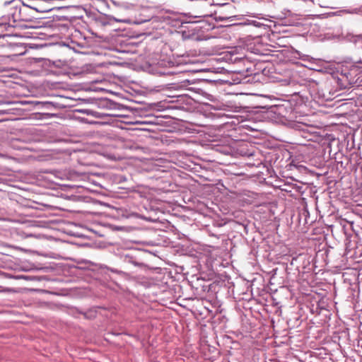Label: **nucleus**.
<instances>
[{
  "label": "nucleus",
  "mask_w": 362,
  "mask_h": 362,
  "mask_svg": "<svg viewBox=\"0 0 362 362\" xmlns=\"http://www.w3.org/2000/svg\"><path fill=\"white\" fill-rule=\"evenodd\" d=\"M205 128V135L206 134V130L209 129L208 127L206 125L204 126Z\"/></svg>",
  "instance_id": "f3484780"
},
{
  "label": "nucleus",
  "mask_w": 362,
  "mask_h": 362,
  "mask_svg": "<svg viewBox=\"0 0 362 362\" xmlns=\"http://www.w3.org/2000/svg\"><path fill=\"white\" fill-rule=\"evenodd\" d=\"M242 60L241 57L237 56V54L232 52H223L221 54H218V59L216 60L217 63L221 62H229V63H236Z\"/></svg>",
  "instance_id": "0eeeda50"
},
{
  "label": "nucleus",
  "mask_w": 362,
  "mask_h": 362,
  "mask_svg": "<svg viewBox=\"0 0 362 362\" xmlns=\"http://www.w3.org/2000/svg\"><path fill=\"white\" fill-rule=\"evenodd\" d=\"M346 38L349 41L354 43L355 45H358L360 47H362V35H349L346 36Z\"/></svg>",
  "instance_id": "9b49d317"
},
{
  "label": "nucleus",
  "mask_w": 362,
  "mask_h": 362,
  "mask_svg": "<svg viewBox=\"0 0 362 362\" xmlns=\"http://www.w3.org/2000/svg\"><path fill=\"white\" fill-rule=\"evenodd\" d=\"M358 62L362 64V59H360Z\"/></svg>",
  "instance_id": "aec40b11"
},
{
  "label": "nucleus",
  "mask_w": 362,
  "mask_h": 362,
  "mask_svg": "<svg viewBox=\"0 0 362 362\" xmlns=\"http://www.w3.org/2000/svg\"><path fill=\"white\" fill-rule=\"evenodd\" d=\"M305 214H308V211L307 210H305V211H303V214H304L305 216Z\"/></svg>",
  "instance_id": "a211bd4d"
},
{
  "label": "nucleus",
  "mask_w": 362,
  "mask_h": 362,
  "mask_svg": "<svg viewBox=\"0 0 362 362\" xmlns=\"http://www.w3.org/2000/svg\"><path fill=\"white\" fill-rule=\"evenodd\" d=\"M212 37H214L212 35H208V34H205V36H204L205 41H206V40H209V39H211V38H212Z\"/></svg>",
  "instance_id": "2eb2a0df"
},
{
  "label": "nucleus",
  "mask_w": 362,
  "mask_h": 362,
  "mask_svg": "<svg viewBox=\"0 0 362 362\" xmlns=\"http://www.w3.org/2000/svg\"><path fill=\"white\" fill-rule=\"evenodd\" d=\"M205 362H211V361H210V359L205 358Z\"/></svg>",
  "instance_id": "6ab92c4d"
},
{
  "label": "nucleus",
  "mask_w": 362,
  "mask_h": 362,
  "mask_svg": "<svg viewBox=\"0 0 362 362\" xmlns=\"http://www.w3.org/2000/svg\"><path fill=\"white\" fill-rule=\"evenodd\" d=\"M205 301L209 304V306L205 305V310L207 311V315H205V318L209 317L208 322L214 324L216 322L215 317L216 315H219V302L217 300V298L215 297L209 299L205 297Z\"/></svg>",
  "instance_id": "7ed1b4c3"
},
{
  "label": "nucleus",
  "mask_w": 362,
  "mask_h": 362,
  "mask_svg": "<svg viewBox=\"0 0 362 362\" xmlns=\"http://www.w3.org/2000/svg\"><path fill=\"white\" fill-rule=\"evenodd\" d=\"M230 4L226 0H205V31L218 28V21H223L231 18L227 9Z\"/></svg>",
  "instance_id": "f257e3e1"
},
{
  "label": "nucleus",
  "mask_w": 362,
  "mask_h": 362,
  "mask_svg": "<svg viewBox=\"0 0 362 362\" xmlns=\"http://www.w3.org/2000/svg\"><path fill=\"white\" fill-rule=\"evenodd\" d=\"M224 83V81L221 79V78H218L217 77H214V78H205V84H209V85H214V86H217V85H223Z\"/></svg>",
  "instance_id": "f8f14e48"
},
{
  "label": "nucleus",
  "mask_w": 362,
  "mask_h": 362,
  "mask_svg": "<svg viewBox=\"0 0 362 362\" xmlns=\"http://www.w3.org/2000/svg\"><path fill=\"white\" fill-rule=\"evenodd\" d=\"M213 142H216V141H209L205 137V156H209L205 158V162L216 161V154L222 153V147L218 144H213Z\"/></svg>",
  "instance_id": "f03ea898"
},
{
  "label": "nucleus",
  "mask_w": 362,
  "mask_h": 362,
  "mask_svg": "<svg viewBox=\"0 0 362 362\" xmlns=\"http://www.w3.org/2000/svg\"><path fill=\"white\" fill-rule=\"evenodd\" d=\"M220 255V248L218 246H211L205 245V256L208 257L209 260L216 259Z\"/></svg>",
  "instance_id": "6e6552de"
},
{
  "label": "nucleus",
  "mask_w": 362,
  "mask_h": 362,
  "mask_svg": "<svg viewBox=\"0 0 362 362\" xmlns=\"http://www.w3.org/2000/svg\"><path fill=\"white\" fill-rule=\"evenodd\" d=\"M357 70L354 68L350 70H348L346 68L343 69L341 73V78L339 79L341 81H344V86L346 88L348 85H351L355 83L356 80L355 79L356 76V74H355Z\"/></svg>",
  "instance_id": "39448f33"
},
{
  "label": "nucleus",
  "mask_w": 362,
  "mask_h": 362,
  "mask_svg": "<svg viewBox=\"0 0 362 362\" xmlns=\"http://www.w3.org/2000/svg\"><path fill=\"white\" fill-rule=\"evenodd\" d=\"M220 286L218 283L213 282L208 286L207 297L211 298L213 297L216 298V293L219 291Z\"/></svg>",
  "instance_id": "1a4fd4ad"
},
{
  "label": "nucleus",
  "mask_w": 362,
  "mask_h": 362,
  "mask_svg": "<svg viewBox=\"0 0 362 362\" xmlns=\"http://www.w3.org/2000/svg\"><path fill=\"white\" fill-rule=\"evenodd\" d=\"M219 175L214 171H211L205 167V189L206 187H213L217 185L220 182Z\"/></svg>",
  "instance_id": "423d86ee"
},
{
  "label": "nucleus",
  "mask_w": 362,
  "mask_h": 362,
  "mask_svg": "<svg viewBox=\"0 0 362 362\" xmlns=\"http://www.w3.org/2000/svg\"><path fill=\"white\" fill-rule=\"evenodd\" d=\"M204 106H205V116H206V112L209 110H211V109H215V110H218V107H215L212 105H210L208 103H206L205 102V104H204Z\"/></svg>",
  "instance_id": "ddd939ff"
},
{
  "label": "nucleus",
  "mask_w": 362,
  "mask_h": 362,
  "mask_svg": "<svg viewBox=\"0 0 362 362\" xmlns=\"http://www.w3.org/2000/svg\"><path fill=\"white\" fill-rule=\"evenodd\" d=\"M220 48L217 46L212 47L209 43L205 45V55H214L218 53Z\"/></svg>",
  "instance_id": "9d476101"
},
{
  "label": "nucleus",
  "mask_w": 362,
  "mask_h": 362,
  "mask_svg": "<svg viewBox=\"0 0 362 362\" xmlns=\"http://www.w3.org/2000/svg\"><path fill=\"white\" fill-rule=\"evenodd\" d=\"M10 35H7V34L0 35V39H4V38L8 37Z\"/></svg>",
  "instance_id": "dca6fc26"
},
{
  "label": "nucleus",
  "mask_w": 362,
  "mask_h": 362,
  "mask_svg": "<svg viewBox=\"0 0 362 362\" xmlns=\"http://www.w3.org/2000/svg\"><path fill=\"white\" fill-rule=\"evenodd\" d=\"M204 95H205V99H207L209 101L215 102L216 100V96H214L211 94L207 93L206 92H205Z\"/></svg>",
  "instance_id": "4468645a"
},
{
  "label": "nucleus",
  "mask_w": 362,
  "mask_h": 362,
  "mask_svg": "<svg viewBox=\"0 0 362 362\" xmlns=\"http://www.w3.org/2000/svg\"><path fill=\"white\" fill-rule=\"evenodd\" d=\"M217 59H218V57L205 59V64H206V67H205V73L211 72L215 74H225L227 71L224 66H221L223 62H220L219 63H217L216 62Z\"/></svg>",
  "instance_id": "20e7f679"
}]
</instances>
